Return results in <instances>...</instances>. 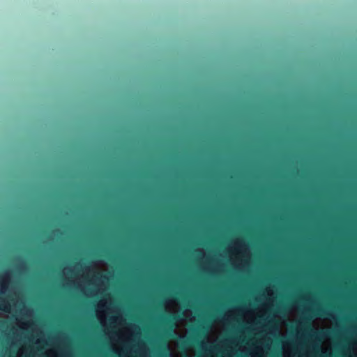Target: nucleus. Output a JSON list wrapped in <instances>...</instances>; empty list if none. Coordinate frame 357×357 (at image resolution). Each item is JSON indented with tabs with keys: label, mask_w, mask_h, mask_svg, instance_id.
<instances>
[{
	"label": "nucleus",
	"mask_w": 357,
	"mask_h": 357,
	"mask_svg": "<svg viewBox=\"0 0 357 357\" xmlns=\"http://www.w3.org/2000/svg\"><path fill=\"white\" fill-rule=\"evenodd\" d=\"M304 320L306 321L301 322V324L305 327V331L308 336L320 340L321 337L326 335V333L324 331H316L311 327V325L308 321L310 320V319L305 318Z\"/></svg>",
	"instance_id": "f257e3e1"
},
{
	"label": "nucleus",
	"mask_w": 357,
	"mask_h": 357,
	"mask_svg": "<svg viewBox=\"0 0 357 357\" xmlns=\"http://www.w3.org/2000/svg\"><path fill=\"white\" fill-rule=\"evenodd\" d=\"M180 317L175 314H169L168 318L165 321V326H169L171 331H173V328L175 325V321H178Z\"/></svg>",
	"instance_id": "f03ea898"
},
{
	"label": "nucleus",
	"mask_w": 357,
	"mask_h": 357,
	"mask_svg": "<svg viewBox=\"0 0 357 357\" xmlns=\"http://www.w3.org/2000/svg\"><path fill=\"white\" fill-rule=\"evenodd\" d=\"M1 305H2L3 307H0V310L5 312H8L9 310V306L8 304L5 303V302H3V303L1 304Z\"/></svg>",
	"instance_id": "7ed1b4c3"
},
{
	"label": "nucleus",
	"mask_w": 357,
	"mask_h": 357,
	"mask_svg": "<svg viewBox=\"0 0 357 357\" xmlns=\"http://www.w3.org/2000/svg\"><path fill=\"white\" fill-rule=\"evenodd\" d=\"M317 314H318V315H325V314H328V313L326 312V310H324L323 309H318Z\"/></svg>",
	"instance_id": "20e7f679"
},
{
	"label": "nucleus",
	"mask_w": 357,
	"mask_h": 357,
	"mask_svg": "<svg viewBox=\"0 0 357 357\" xmlns=\"http://www.w3.org/2000/svg\"><path fill=\"white\" fill-rule=\"evenodd\" d=\"M0 287H1V292L2 294H3V293H4V291L7 289V285L5 284V282H3V283H2V284H1V286H0Z\"/></svg>",
	"instance_id": "39448f33"
},
{
	"label": "nucleus",
	"mask_w": 357,
	"mask_h": 357,
	"mask_svg": "<svg viewBox=\"0 0 357 357\" xmlns=\"http://www.w3.org/2000/svg\"><path fill=\"white\" fill-rule=\"evenodd\" d=\"M183 344H185V345L188 344V342L187 341H185V342H183Z\"/></svg>",
	"instance_id": "423d86ee"
},
{
	"label": "nucleus",
	"mask_w": 357,
	"mask_h": 357,
	"mask_svg": "<svg viewBox=\"0 0 357 357\" xmlns=\"http://www.w3.org/2000/svg\"><path fill=\"white\" fill-rule=\"evenodd\" d=\"M197 344L201 345V344H202V342H197Z\"/></svg>",
	"instance_id": "0eeeda50"
},
{
	"label": "nucleus",
	"mask_w": 357,
	"mask_h": 357,
	"mask_svg": "<svg viewBox=\"0 0 357 357\" xmlns=\"http://www.w3.org/2000/svg\"><path fill=\"white\" fill-rule=\"evenodd\" d=\"M168 327V330H166V332H168V331H169V326H167Z\"/></svg>",
	"instance_id": "6e6552de"
},
{
	"label": "nucleus",
	"mask_w": 357,
	"mask_h": 357,
	"mask_svg": "<svg viewBox=\"0 0 357 357\" xmlns=\"http://www.w3.org/2000/svg\"><path fill=\"white\" fill-rule=\"evenodd\" d=\"M173 331H174V330L172 331V332H173ZM169 332H170V333H169V335H171L172 331H171V330H170V329H169Z\"/></svg>",
	"instance_id": "1a4fd4ad"
}]
</instances>
